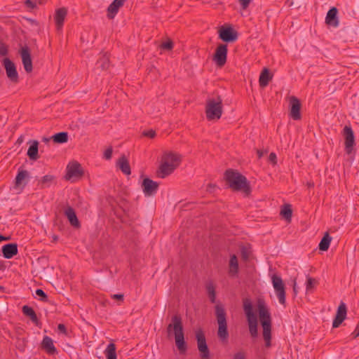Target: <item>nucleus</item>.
Instances as JSON below:
<instances>
[{
	"instance_id": "nucleus-12",
	"label": "nucleus",
	"mask_w": 359,
	"mask_h": 359,
	"mask_svg": "<svg viewBox=\"0 0 359 359\" xmlns=\"http://www.w3.org/2000/svg\"><path fill=\"white\" fill-rule=\"evenodd\" d=\"M83 175V171L81 164L76 161L69 163L67 166V174L65 178L71 180L73 177H81Z\"/></svg>"
},
{
	"instance_id": "nucleus-5",
	"label": "nucleus",
	"mask_w": 359,
	"mask_h": 359,
	"mask_svg": "<svg viewBox=\"0 0 359 359\" xmlns=\"http://www.w3.org/2000/svg\"><path fill=\"white\" fill-rule=\"evenodd\" d=\"M215 315L218 324L217 337H228L226 311L221 304L215 306Z\"/></svg>"
},
{
	"instance_id": "nucleus-63",
	"label": "nucleus",
	"mask_w": 359,
	"mask_h": 359,
	"mask_svg": "<svg viewBox=\"0 0 359 359\" xmlns=\"http://www.w3.org/2000/svg\"><path fill=\"white\" fill-rule=\"evenodd\" d=\"M309 187H313V183H312V184H311V183H309Z\"/></svg>"
},
{
	"instance_id": "nucleus-8",
	"label": "nucleus",
	"mask_w": 359,
	"mask_h": 359,
	"mask_svg": "<svg viewBox=\"0 0 359 359\" xmlns=\"http://www.w3.org/2000/svg\"><path fill=\"white\" fill-rule=\"evenodd\" d=\"M343 135L344 136L345 151L347 154H351L353 151L355 146V136L353 130L350 126H345L343 129Z\"/></svg>"
},
{
	"instance_id": "nucleus-2",
	"label": "nucleus",
	"mask_w": 359,
	"mask_h": 359,
	"mask_svg": "<svg viewBox=\"0 0 359 359\" xmlns=\"http://www.w3.org/2000/svg\"><path fill=\"white\" fill-rule=\"evenodd\" d=\"M205 116L208 121L219 120L223 113L222 99L216 95L210 97L205 102Z\"/></svg>"
},
{
	"instance_id": "nucleus-55",
	"label": "nucleus",
	"mask_w": 359,
	"mask_h": 359,
	"mask_svg": "<svg viewBox=\"0 0 359 359\" xmlns=\"http://www.w3.org/2000/svg\"><path fill=\"white\" fill-rule=\"evenodd\" d=\"M257 153L258 158H261L264 156V154L265 153H266V151H263V150H259V149H258V150L257 151Z\"/></svg>"
},
{
	"instance_id": "nucleus-32",
	"label": "nucleus",
	"mask_w": 359,
	"mask_h": 359,
	"mask_svg": "<svg viewBox=\"0 0 359 359\" xmlns=\"http://www.w3.org/2000/svg\"><path fill=\"white\" fill-rule=\"evenodd\" d=\"M238 271V262L237 257L233 255L230 257L229 260V273L231 275H236Z\"/></svg>"
},
{
	"instance_id": "nucleus-61",
	"label": "nucleus",
	"mask_w": 359,
	"mask_h": 359,
	"mask_svg": "<svg viewBox=\"0 0 359 359\" xmlns=\"http://www.w3.org/2000/svg\"><path fill=\"white\" fill-rule=\"evenodd\" d=\"M52 238H53V242H54V243H55L58 241V236L56 235H53Z\"/></svg>"
},
{
	"instance_id": "nucleus-56",
	"label": "nucleus",
	"mask_w": 359,
	"mask_h": 359,
	"mask_svg": "<svg viewBox=\"0 0 359 359\" xmlns=\"http://www.w3.org/2000/svg\"><path fill=\"white\" fill-rule=\"evenodd\" d=\"M23 141H24V136H23V135H20V136L18 138V140H17V141H16V144H21L23 142Z\"/></svg>"
},
{
	"instance_id": "nucleus-11",
	"label": "nucleus",
	"mask_w": 359,
	"mask_h": 359,
	"mask_svg": "<svg viewBox=\"0 0 359 359\" xmlns=\"http://www.w3.org/2000/svg\"><path fill=\"white\" fill-rule=\"evenodd\" d=\"M24 69L27 73H31L33 70L32 60L29 48L27 46L22 47L20 50Z\"/></svg>"
},
{
	"instance_id": "nucleus-36",
	"label": "nucleus",
	"mask_w": 359,
	"mask_h": 359,
	"mask_svg": "<svg viewBox=\"0 0 359 359\" xmlns=\"http://www.w3.org/2000/svg\"><path fill=\"white\" fill-rule=\"evenodd\" d=\"M280 215L286 220L290 221L292 216V210L290 204H285L280 210Z\"/></svg>"
},
{
	"instance_id": "nucleus-48",
	"label": "nucleus",
	"mask_w": 359,
	"mask_h": 359,
	"mask_svg": "<svg viewBox=\"0 0 359 359\" xmlns=\"http://www.w3.org/2000/svg\"><path fill=\"white\" fill-rule=\"evenodd\" d=\"M195 337H205V333L201 327H198L196 329Z\"/></svg>"
},
{
	"instance_id": "nucleus-30",
	"label": "nucleus",
	"mask_w": 359,
	"mask_h": 359,
	"mask_svg": "<svg viewBox=\"0 0 359 359\" xmlns=\"http://www.w3.org/2000/svg\"><path fill=\"white\" fill-rule=\"evenodd\" d=\"M22 311L23 314L29 317L33 323H34L36 325L38 324L39 320L34 310L32 307L27 305H25L22 306Z\"/></svg>"
},
{
	"instance_id": "nucleus-1",
	"label": "nucleus",
	"mask_w": 359,
	"mask_h": 359,
	"mask_svg": "<svg viewBox=\"0 0 359 359\" xmlns=\"http://www.w3.org/2000/svg\"><path fill=\"white\" fill-rule=\"evenodd\" d=\"M224 179L229 187L233 191H241L246 195L250 193V187L245 176L236 170H226L224 173Z\"/></svg>"
},
{
	"instance_id": "nucleus-27",
	"label": "nucleus",
	"mask_w": 359,
	"mask_h": 359,
	"mask_svg": "<svg viewBox=\"0 0 359 359\" xmlns=\"http://www.w3.org/2000/svg\"><path fill=\"white\" fill-rule=\"evenodd\" d=\"M41 346V348L50 355H54L57 353V349L55 347L51 338H43Z\"/></svg>"
},
{
	"instance_id": "nucleus-52",
	"label": "nucleus",
	"mask_w": 359,
	"mask_h": 359,
	"mask_svg": "<svg viewBox=\"0 0 359 359\" xmlns=\"http://www.w3.org/2000/svg\"><path fill=\"white\" fill-rule=\"evenodd\" d=\"M216 187H217L216 184H208L207 186V188H206V191L209 193H212Z\"/></svg>"
},
{
	"instance_id": "nucleus-13",
	"label": "nucleus",
	"mask_w": 359,
	"mask_h": 359,
	"mask_svg": "<svg viewBox=\"0 0 359 359\" xmlns=\"http://www.w3.org/2000/svg\"><path fill=\"white\" fill-rule=\"evenodd\" d=\"M219 37L224 42H233L238 39V33L231 27H222L219 31Z\"/></svg>"
},
{
	"instance_id": "nucleus-31",
	"label": "nucleus",
	"mask_w": 359,
	"mask_h": 359,
	"mask_svg": "<svg viewBox=\"0 0 359 359\" xmlns=\"http://www.w3.org/2000/svg\"><path fill=\"white\" fill-rule=\"evenodd\" d=\"M50 139H52L55 143L63 144L68 141V133L67 132L57 133L53 135Z\"/></svg>"
},
{
	"instance_id": "nucleus-44",
	"label": "nucleus",
	"mask_w": 359,
	"mask_h": 359,
	"mask_svg": "<svg viewBox=\"0 0 359 359\" xmlns=\"http://www.w3.org/2000/svg\"><path fill=\"white\" fill-rule=\"evenodd\" d=\"M8 50L6 44L0 43V55L5 56L8 54Z\"/></svg>"
},
{
	"instance_id": "nucleus-4",
	"label": "nucleus",
	"mask_w": 359,
	"mask_h": 359,
	"mask_svg": "<svg viewBox=\"0 0 359 359\" xmlns=\"http://www.w3.org/2000/svg\"><path fill=\"white\" fill-rule=\"evenodd\" d=\"M243 310L247 318L251 337H257V318L253 311V306L250 299H245L243 301Z\"/></svg>"
},
{
	"instance_id": "nucleus-49",
	"label": "nucleus",
	"mask_w": 359,
	"mask_h": 359,
	"mask_svg": "<svg viewBox=\"0 0 359 359\" xmlns=\"http://www.w3.org/2000/svg\"><path fill=\"white\" fill-rule=\"evenodd\" d=\"M276 155L275 153L272 152L270 154L269 156V161L273 163V165L276 164L277 161H276Z\"/></svg>"
},
{
	"instance_id": "nucleus-7",
	"label": "nucleus",
	"mask_w": 359,
	"mask_h": 359,
	"mask_svg": "<svg viewBox=\"0 0 359 359\" xmlns=\"http://www.w3.org/2000/svg\"><path fill=\"white\" fill-rule=\"evenodd\" d=\"M3 65L6 70L7 77L13 83L19 82V76L15 63L8 57L3 60Z\"/></svg>"
},
{
	"instance_id": "nucleus-23",
	"label": "nucleus",
	"mask_w": 359,
	"mask_h": 359,
	"mask_svg": "<svg viewBox=\"0 0 359 359\" xmlns=\"http://www.w3.org/2000/svg\"><path fill=\"white\" fill-rule=\"evenodd\" d=\"M124 3L121 1L114 0L107 8V18L110 20L114 19L118 10L123 6Z\"/></svg>"
},
{
	"instance_id": "nucleus-19",
	"label": "nucleus",
	"mask_w": 359,
	"mask_h": 359,
	"mask_svg": "<svg viewBox=\"0 0 359 359\" xmlns=\"http://www.w3.org/2000/svg\"><path fill=\"white\" fill-rule=\"evenodd\" d=\"M67 15V9L65 7L60 8L55 11L54 19L57 30L62 29Z\"/></svg>"
},
{
	"instance_id": "nucleus-26",
	"label": "nucleus",
	"mask_w": 359,
	"mask_h": 359,
	"mask_svg": "<svg viewBox=\"0 0 359 359\" xmlns=\"http://www.w3.org/2000/svg\"><path fill=\"white\" fill-rule=\"evenodd\" d=\"M197 341L198 348L199 351L201 352V359H209L210 351L206 343L205 338H197Z\"/></svg>"
},
{
	"instance_id": "nucleus-15",
	"label": "nucleus",
	"mask_w": 359,
	"mask_h": 359,
	"mask_svg": "<svg viewBox=\"0 0 359 359\" xmlns=\"http://www.w3.org/2000/svg\"><path fill=\"white\" fill-rule=\"evenodd\" d=\"M158 182L148 177L144 178L142 183V191L146 196L154 195L158 190Z\"/></svg>"
},
{
	"instance_id": "nucleus-18",
	"label": "nucleus",
	"mask_w": 359,
	"mask_h": 359,
	"mask_svg": "<svg viewBox=\"0 0 359 359\" xmlns=\"http://www.w3.org/2000/svg\"><path fill=\"white\" fill-rule=\"evenodd\" d=\"M337 14L338 9L336 7H332L327 13L325 23L329 26L337 27L339 24Z\"/></svg>"
},
{
	"instance_id": "nucleus-35",
	"label": "nucleus",
	"mask_w": 359,
	"mask_h": 359,
	"mask_svg": "<svg viewBox=\"0 0 359 359\" xmlns=\"http://www.w3.org/2000/svg\"><path fill=\"white\" fill-rule=\"evenodd\" d=\"M104 353L107 359H116V346L113 342L107 346Z\"/></svg>"
},
{
	"instance_id": "nucleus-54",
	"label": "nucleus",
	"mask_w": 359,
	"mask_h": 359,
	"mask_svg": "<svg viewBox=\"0 0 359 359\" xmlns=\"http://www.w3.org/2000/svg\"><path fill=\"white\" fill-rule=\"evenodd\" d=\"M241 256H242V258L245 260H247L249 257L248 252L245 249H243L241 250Z\"/></svg>"
},
{
	"instance_id": "nucleus-38",
	"label": "nucleus",
	"mask_w": 359,
	"mask_h": 359,
	"mask_svg": "<svg viewBox=\"0 0 359 359\" xmlns=\"http://www.w3.org/2000/svg\"><path fill=\"white\" fill-rule=\"evenodd\" d=\"M176 346L180 353L184 354L187 351V344L184 338H175Z\"/></svg>"
},
{
	"instance_id": "nucleus-62",
	"label": "nucleus",
	"mask_w": 359,
	"mask_h": 359,
	"mask_svg": "<svg viewBox=\"0 0 359 359\" xmlns=\"http://www.w3.org/2000/svg\"><path fill=\"white\" fill-rule=\"evenodd\" d=\"M49 140H50V139H49V138H47V137H43V142H49Z\"/></svg>"
},
{
	"instance_id": "nucleus-14",
	"label": "nucleus",
	"mask_w": 359,
	"mask_h": 359,
	"mask_svg": "<svg viewBox=\"0 0 359 359\" xmlns=\"http://www.w3.org/2000/svg\"><path fill=\"white\" fill-rule=\"evenodd\" d=\"M29 178V172L26 170L20 168L15 179V189H19L20 191L25 187Z\"/></svg>"
},
{
	"instance_id": "nucleus-57",
	"label": "nucleus",
	"mask_w": 359,
	"mask_h": 359,
	"mask_svg": "<svg viewBox=\"0 0 359 359\" xmlns=\"http://www.w3.org/2000/svg\"><path fill=\"white\" fill-rule=\"evenodd\" d=\"M265 339V345L266 347H269L271 346V338H264Z\"/></svg>"
},
{
	"instance_id": "nucleus-22",
	"label": "nucleus",
	"mask_w": 359,
	"mask_h": 359,
	"mask_svg": "<svg viewBox=\"0 0 359 359\" xmlns=\"http://www.w3.org/2000/svg\"><path fill=\"white\" fill-rule=\"evenodd\" d=\"M4 258L11 259L18 254V245L16 243H8L4 245L1 249Z\"/></svg>"
},
{
	"instance_id": "nucleus-10",
	"label": "nucleus",
	"mask_w": 359,
	"mask_h": 359,
	"mask_svg": "<svg viewBox=\"0 0 359 359\" xmlns=\"http://www.w3.org/2000/svg\"><path fill=\"white\" fill-rule=\"evenodd\" d=\"M227 51V45L226 44H219L217 47L213 60L218 67H222L226 64Z\"/></svg>"
},
{
	"instance_id": "nucleus-33",
	"label": "nucleus",
	"mask_w": 359,
	"mask_h": 359,
	"mask_svg": "<svg viewBox=\"0 0 359 359\" xmlns=\"http://www.w3.org/2000/svg\"><path fill=\"white\" fill-rule=\"evenodd\" d=\"M332 237L326 232L319 243V249L322 251H327L330 247Z\"/></svg>"
},
{
	"instance_id": "nucleus-21",
	"label": "nucleus",
	"mask_w": 359,
	"mask_h": 359,
	"mask_svg": "<svg viewBox=\"0 0 359 359\" xmlns=\"http://www.w3.org/2000/svg\"><path fill=\"white\" fill-rule=\"evenodd\" d=\"M162 161L168 164L175 165L177 168L181 162V156L175 153L167 152L163 155Z\"/></svg>"
},
{
	"instance_id": "nucleus-34",
	"label": "nucleus",
	"mask_w": 359,
	"mask_h": 359,
	"mask_svg": "<svg viewBox=\"0 0 359 359\" xmlns=\"http://www.w3.org/2000/svg\"><path fill=\"white\" fill-rule=\"evenodd\" d=\"M98 68L102 70L107 69L109 67V58L107 53L103 54L97 62Z\"/></svg>"
},
{
	"instance_id": "nucleus-9",
	"label": "nucleus",
	"mask_w": 359,
	"mask_h": 359,
	"mask_svg": "<svg viewBox=\"0 0 359 359\" xmlns=\"http://www.w3.org/2000/svg\"><path fill=\"white\" fill-rule=\"evenodd\" d=\"M272 283L273 288L276 291V295L278 298L280 304H285V285L282 278L276 275L272 276Z\"/></svg>"
},
{
	"instance_id": "nucleus-42",
	"label": "nucleus",
	"mask_w": 359,
	"mask_h": 359,
	"mask_svg": "<svg viewBox=\"0 0 359 359\" xmlns=\"http://www.w3.org/2000/svg\"><path fill=\"white\" fill-rule=\"evenodd\" d=\"M57 333L58 334L67 335V331L64 324H59L57 325Z\"/></svg>"
},
{
	"instance_id": "nucleus-47",
	"label": "nucleus",
	"mask_w": 359,
	"mask_h": 359,
	"mask_svg": "<svg viewBox=\"0 0 359 359\" xmlns=\"http://www.w3.org/2000/svg\"><path fill=\"white\" fill-rule=\"evenodd\" d=\"M233 359H246L245 353L243 351L236 353Z\"/></svg>"
},
{
	"instance_id": "nucleus-39",
	"label": "nucleus",
	"mask_w": 359,
	"mask_h": 359,
	"mask_svg": "<svg viewBox=\"0 0 359 359\" xmlns=\"http://www.w3.org/2000/svg\"><path fill=\"white\" fill-rule=\"evenodd\" d=\"M318 283V281L311 277L308 276L306 283V289L307 292L311 291Z\"/></svg>"
},
{
	"instance_id": "nucleus-28",
	"label": "nucleus",
	"mask_w": 359,
	"mask_h": 359,
	"mask_svg": "<svg viewBox=\"0 0 359 359\" xmlns=\"http://www.w3.org/2000/svg\"><path fill=\"white\" fill-rule=\"evenodd\" d=\"M271 79L272 75L270 74L269 70L267 68H264L259 79L260 87H266Z\"/></svg>"
},
{
	"instance_id": "nucleus-16",
	"label": "nucleus",
	"mask_w": 359,
	"mask_h": 359,
	"mask_svg": "<svg viewBox=\"0 0 359 359\" xmlns=\"http://www.w3.org/2000/svg\"><path fill=\"white\" fill-rule=\"evenodd\" d=\"M346 313V305L344 302H341L339 306L337 308V313L332 323V327L334 328L338 327L345 320Z\"/></svg>"
},
{
	"instance_id": "nucleus-59",
	"label": "nucleus",
	"mask_w": 359,
	"mask_h": 359,
	"mask_svg": "<svg viewBox=\"0 0 359 359\" xmlns=\"http://www.w3.org/2000/svg\"><path fill=\"white\" fill-rule=\"evenodd\" d=\"M293 291H294V293L296 294L297 292V283H296V280H294V284H293Z\"/></svg>"
},
{
	"instance_id": "nucleus-6",
	"label": "nucleus",
	"mask_w": 359,
	"mask_h": 359,
	"mask_svg": "<svg viewBox=\"0 0 359 359\" xmlns=\"http://www.w3.org/2000/svg\"><path fill=\"white\" fill-rule=\"evenodd\" d=\"M167 331L169 335L173 332L174 337H184L182 320L180 314H175L172 317L171 322L167 327Z\"/></svg>"
},
{
	"instance_id": "nucleus-40",
	"label": "nucleus",
	"mask_w": 359,
	"mask_h": 359,
	"mask_svg": "<svg viewBox=\"0 0 359 359\" xmlns=\"http://www.w3.org/2000/svg\"><path fill=\"white\" fill-rule=\"evenodd\" d=\"M36 294L39 297L40 300L43 302H47L48 301V296L47 294L43 292L41 289H36Z\"/></svg>"
},
{
	"instance_id": "nucleus-64",
	"label": "nucleus",
	"mask_w": 359,
	"mask_h": 359,
	"mask_svg": "<svg viewBox=\"0 0 359 359\" xmlns=\"http://www.w3.org/2000/svg\"><path fill=\"white\" fill-rule=\"evenodd\" d=\"M1 288H2V287L0 286V289H1Z\"/></svg>"
},
{
	"instance_id": "nucleus-37",
	"label": "nucleus",
	"mask_w": 359,
	"mask_h": 359,
	"mask_svg": "<svg viewBox=\"0 0 359 359\" xmlns=\"http://www.w3.org/2000/svg\"><path fill=\"white\" fill-rule=\"evenodd\" d=\"M207 292L210 298V300L212 303L215 302L216 299V292L215 288L212 283H210L206 285Z\"/></svg>"
},
{
	"instance_id": "nucleus-3",
	"label": "nucleus",
	"mask_w": 359,
	"mask_h": 359,
	"mask_svg": "<svg viewBox=\"0 0 359 359\" xmlns=\"http://www.w3.org/2000/svg\"><path fill=\"white\" fill-rule=\"evenodd\" d=\"M257 310L259 321L263 330L262 337H271V318L264 300L257 301Z\"/></svg>"
},
{
	"instance_id": "nucleus-29",
	"label": "nucleus",
	"mask_w": 359,
	"mask_h": 359,
	"mask_svg": "<svg viewBox=\"0 0 359 359\" xmlns=\"http://www.w3.org/2000/svg\"><path fill=\"white\" fill-rule=\"evenodd\" d=\"M117 165L125 175H129L131 173L129 162L125 156H122L117 162Z\"/></svg>"
},
{
	"instance_id": "nucleus-50",
	"label": "nucleus",
	"mask_w": 359,
	"mask_h": 359,
	"mask_svg": "<svg viewBox=\"0 0 359 359\" xmlns=\"http://www.w3.org/2000/svg\"><path fill=\"white\" fill-rule=\"evenodd\" d=\"M111 297L113 299H116V300H118V301H121V302H123V299H124V296L123 294H112L111 296Z\"/></svg>"
},
{
	"instance_id": "nucleus-45",
	"label": "nucleus",
	"mask_w": 359,
	"mask_h": 359,
	"mask_svg": "<svg viewBox=\"0 0 359 359\" xmlns=\"http://www.w3.org/2000/svg\"><path fill=\"white\" fill-rule=\"evenodd\" d=\"M142 135L145 137H149V138H154L156 136V132L153 130H144L142 133Z\"/></svg>"
},
{
	"instance_id": "nucleus-17",
	"label": "nucleus",
	"mask_w": 359,
	"mask_h": 359,
	"mask_svg": "<svg viewBox=\"0 0 359 359\" xmlns=\"http://www.w3.org/2000/svg\"><path fill=\"white\" fill-rule=\"evenodd\" d=\"M290 116L294 120H299L301 118L300 109L301 103L298 98L292 96L290 98Z\"/></svg>"
},
{
	"instance_id": "nucleus-46",
	"label": "nucleus",
	"mask_w": 359,
	"mask_h": 359,
	"mask_svg": "<svg viewBox=\"0 0 359 359\" xmlns=\"http://www.w3.org/2000/svg\"><path fill=\"white\" fill-rule=\"evenodd\" d=\"M112 152H113V150H112L111 147L107 149L104 153V158H106L107 160L111 159V156H112Z\"/></svg>"
},
{
	"instance_id": "nucleus-51",
	"label": "nucleus",
	"mask_w": 359,
	"mask_h": 359,
	"mask_svg": "<svg viewBox=\"0 0 359 359\" xmlns=\"http://www.w3.org/2000/svg\"><path fill=\"white\" fill-rule=\"evenodd\" d=\"M250 1L251 0H239V2L241 4L242 8L243 9H246L250 3Z\"/></svg>"
},
{
	"instance_id": "nucleus-20",
	"label": "nucleus",
	"mask_w": 359,
	"mask_h": 359,
	"mask_svg": "<svg viewBox=\"0 0 359 359\" xmlns=\"http://www.w3.org/2000/svg\"><path fill=\"white\" fill-rule=\"evenodd\" d=\"M175 169V165L168 164L161 161V163L157 171V175L160 178H165L172 174Z\"/></svg>"
},
{
	"instance_id": "nucleus-24",
	"label": "nucleus",
	"mask_w": 359,
	"mask_h": 359,
	"mask_svg": "<svg viewBox=\"0 0 359 359\" xmlns=\"http://www.w3.org/2000/svg\"><path fill=\"white\" fill-rule=\"evenodd\" d=\"M28 144H30L27 153L28 157L33 161L37 160L39 158L38 154L39 142L37 140H29Z\"/></svg>"
},
{
	"instance_id": "nucleus-53",
	"label": "nucleus",
	"mask_w": 359,
	"mask_h": 359,
	"mask_svg": "<svg viewBox=\"0 0 359 359\" xmlns=\"http://www.w3.org/2000/svg\"><path fill=\"white\" fill-rule=\"evenodd\" d=\"M25 4L29 8H34L36 7V4L32 0H27Z\"/></svg>"
},
{
	"instance_id": "nucleus-41",
	"label": "nucleus",
	"mask_w": 359,
	"mask_h": 359,
	"mask_svg": "<svg viewBox=\"0 0 359 359\" xmlns=\"http://www.w3.org/2000/svg\"><path fill=\"white\" fill-rule=\"evenodd\" d=\"M161 48L164 50H172L173 48V42L171 40H168L165 42H163L160 46Z\"/></svg>"
},
{
	"instance_id": "nucleus-60",
	"label": "nucleus",
	"mask_w": 359,
	"mask_h": 359,
	"mask_svg": "<svg viewBox=\"0 0 359 359\" xmlns=\"http://www.w3.org/2000/svg\"><path fill=\"white\" fill-rule=\"evenodd\" d=\"M8 239H9V238H8V237H5V236H2V235H0V243H1V241H7V240H8Z\"/></svg>"
},
{
	"instance_id": "nucleus-25",
	"label": "nucleus",
	"mask_w": 359,
	"mask_h": 359,
	"mask_svg": "<svg viewBox=\"0 0 359 359\" xmlns=\"http://www.w3.org/2000/svg\"><path fill=\"white\" fill-rule=\"evenodd\" d=\"M65 215L67 217L69 223L74 227H79L80 223L76 217L75 210L71 206H68L65 210Z\"/></svg>"
},
{
	"instance_id": "nucleus-43",
	"label": "nucleus",
	"mask_w": 359,
	"mask_h": 359,
	"mask_svg": "<svg viewBox=\"0 0 359 359\" xmlns=\"http://www.w3.org/2000/svg\"><path fill=\"white\" fill-rule=\"evenodd\" d=\"M53 180V177L52 175H45L42 177L41 182L43 185H46L50 182H51Z\"/></svg>"
},
{
	"instance_id": "nucleus-58",
	"label": "nucleus",
	"mask_w": 359,
	"mask_h": 359,
	"mask_svg": "<svg viewBox=\"0 0 359 359\" xmlns=\"http://www.w3.org/2000/svg\"><path fill=\"white\" fill-rule=\"evenodd\" d=\"M353 334H354V337H358L359 336V326H358L354 332H353Z\"/></svg>"
}]
</instances>
